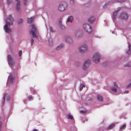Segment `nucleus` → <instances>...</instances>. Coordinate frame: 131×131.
<instances>
[{"instance_id": "nucleus-28", "label": "nucleus", "mask_w": 131, "mask_h": 131, "mask_svg": "<svg viewBox=\"0 0 131 131\" xmlns=\"http://www.w3.org/2000/svg\"><path fill=\"white\" fill-rule=\"evenodd\" d=\"M129 50L127 52V54H128V55H129V53H130V44L129 45H128Z\"/></svg>"}, {"instance_id": "nucleus-23", "label": "nucleus", "mask_w": 131, "mask_h": 131, "mask_svg": "<svg viewBox=\"0 0 131 131\" xmlns=\"http://www.w3.org/2000/svg\"><path fill=\"white\" fill-rule=\"evenodd\" d=\"M126 127V125L125 124H123L122 126H121L120 128V130H122L125 129Z\"/></svg>"}, {"instance_id": "nucleus-8", "label": "nucleus", "mask_w": 131, "mask_h": 131, "mask_svg": "<svg viewBox=\"0 0 131 131\" xmlns=\"http://www.w3.org/2000/svg\"><path fill=\"white\" fill-rule=\"evenodd\" d=\"M90 61L89 60H86L84 63L82 67L84 70H86L89 67Z\"/></svg>"}, {"instance_id": "nucleus-2", "label": "nucleus", "mask_w": 131, "mask_h": 131, "mask_svg": "<svg viewBox=\"0 0 131 131\" xmlns=\"http://www.w3.org/2000/svg\"><path fill=\"white\" fill-rule=\"evenodd\" d=\"M67 6V3L64 2L60 3L58 9L60 11H62L64 10Z\"/></svg>"}, {"instance_id": "nucleus-34", "label": "nucleus", "mask_w": 131, "mask_h": 131, "mask_svg": "<svg viewBox=\"0 0 131 131\" xmlns=\"http://www.w3.org/2000/svg\"><path fill=\"white\" fill-rule=\"evenodd\" d=\"M11 0H7V4L8 5H10V4L11 3Z\"/></svg>"}, {"instance_id": "nucleus-36", "label": "nucleus", "mask_w": 131, "mask_h": 131, "mask_svg": "<svg viewBox=\"0 0 131 131\" xmlns=\"http://www.w3.org/2000/svg\"><path fill=\"white\" fill-rule=\"evenodd\" d=\"M32 97H33L32 96H29L28 98L29 100L30 101H31Z\"/></svg>"}, {"instance_id": "nucleus-19", "label": "nucleus", "mask_w": 131, "mask_h": 131, "mask_svg": "<svg viewBox=\"0 0 131 131\" xmlns=\"http://www.w3.org/2000/svg\"><path fill=\"white\" fill-rule=\"evenodd\" d=\"M115 124L114 123L111 124L108 127L107 129H111L115 126Z\"/></svg>"}, {"instance_id": "nucleus-30", "label": "nucleus", "mask_w": 131, "mask_h": 131, "mask_svg": "<svg viewBox=\"0 0 131 131\" xmlns=\"http://www.w3.org/2000/svg\"><path fill=\"white\" fill-rule=\"evenodd\" d=\"M59 26L61 27L63 29L64 28V26H63L61 22H59Z\"/></svg>"}, {"instance_id": "nucleus-25", "label": "nucleus", "mask_w": 131, "mask_h": 131, "mask_svg": "<svg viewBox=\"0 0 131 131\" xmlns=\"http://www.w3.org/2000/svg\"><path fill=\"white\" fill-rule=\"evenodd\" d=\"M30 0H24V4L26 6L28 4V3L29 2Z\"/></svg>"}, {"instance_id": "nucleus-42", "label": "nucleus", "mask_w": 131, "mask_h": 131, "mask_svg": "<svg viewBox=\"0 0 131 131\" xmlns=\"http://www.w3.org/2000/svg\"><path fill=\"white\" fill-rule=\"evenodd\" d=\"M62 19L61 18H60L59 19V22H61Z\"/></svg>"}, {"instance_id": "nucleus-26", "label": "nucleus", "mask_w": 131, "mask_h": 131, "mask_svg": "<svg viewBox=\"0 0 131 131\" xmlns=\"http://www.w3.org/2000/svg\"><path fill=\"white\" fill-rule=\"evenodd\" d=\"M23 20L22 19L20 18L19 19L18 21V24H20L23 23Z\"/></svg>"}, {"instance_id": "nucleus-7", "label": "nucleus", "mask_w": 131, "mask_h": 131, "mask_svg": "<svg viewBox=\"0 0 131 131\" xmlns=\"http://www.w3.org/2000/svg\"><path fill=\"white\" fill-rule=\"evenodd\" d=\"M80 52L81 53H84L87 50V46L85 45H82L79 48Z\"/></svg>"}, {"instance_id": "nucleus-41", "label": "nucleus", "mask_w": 131, "mask_h": 131, "mask_svg": "<svg viewBox=\"0 0 131 131\" xmlns=\"http://www.w3.org/2000/svg\"><path fill=\"white\" fill-rule=\"evenodd\" d=\"M10 99V97L9 96H7L6 98L7 100H9Z\"/></svg>"}, {"instance_id": "nucleus-22", "label": "nucleus", "mask_w": 131, "mask_h": 131, "mask_svg": "<svg viewBox=\"0 0 131 131\" xmlns=\"http://www.w3.org/2000/svg\"><path fill=\"white\" fill-rule=\"evenodd\" d=\"M129 83L128 85L127 86V88H129L131 87V79H130L128 82Z\"/></svg>"}, {"instance_id": "nucleus-44", "label": "nucleus", "mask_w": 131, "mask_h": 131, "mask_svg": "<svg viewBox=\"0 0 131 131\" xmlns=\"http://www.w3.org/2000/svg\"><path fill=\"white\" fill-rule=\"evenodd\" d=\"M129 92L128 91H126L125 92L126 93H128Z\"/></svg>"}, {"instance_id": "nucleus-1", "label": "nucleus", "mask_w": 131, "mask_h": 131, "mask_svg": "<svg viewBox=\"0 0 131 131\" xmlns=\"http://www.w3.org/2000/svg\"><path fill=\"white\" fill-rule=\"evenodd\" d=\"M14 20V19L11 15H10L7 17L6 20V23L4 26V30L6 32L9 33L11 32V29L8 26L10 27L11 25H12Z\"/></svg>"}, {"instance_id": "nucleus-45", "label": "nucleus", "mask_w": 131, "mask_h": 131, "mask_svg": "<svg viewBox=\"0 0 131 131\" xmlns=\"http://www.w3.org/2000/svg\"><path fill=\"white\" fill-rule=\"evenodd\" d=\"M32 131H38L36 129H34Z\"/></svg>"}, {"instance_id": "nucleus-17", "label": "nucleus", "mask_w": 131, "mask_h": 131, "mask_svg": "<svg viewBox=\"0 0 131 131\" xmlns=\"http://www.w3.org/2000/svg\"><path fill=\"white\" fill-rule=\"evenodd\" d=\"M73 17L72 16H70L68 17L67 19V22H72L73 20Z\"/></svg>"}, {"instance_id": "nucleus-3", "label": "nucleus", "mask_w": 131, "mask_h": 131, "mask_svg": "<svg viewBox=\"0 0 131 131\" xmlns=\"http://www.w3.org/2000/svg\"><path fill=\"white\" fill-rule=\"evenodd\" d=\"M7 60L8 63L9 65L12 66H15V61L10 54H9L7 56Z\"/></svg>"}, {"instance_id": "nucleus-29", "label": "nucleus", "mask_w": 131, "mask_h": 131, "mask_svg": "<svg viewBox=\"0 0 131 131\" xmlns=\"http://www.w3.org/2000/svg\"><path fill=\"white\" fill-rule=\"evenodd\" d=\"M49 29L50 31L52 32H55L54 30L53 29L52 27V26L50 27Z\"/></svg>"}, {"instance_id": "nucleus-27", "label": "nucleus", "mask_w": 131, "mask_h": 131, "mask_svg": "<svg viewBox=\"0 0 131 131\" xmlns=\"http://www.w3.org/2000/svg\"><path fill=\"white\" fill-rule=\"evenodd\" d=\"M67 118L68 119H73V118L72 116L71 115H68Z\"/></svg>"}, {"instance_id": "nucleus-35", "label": "nucleus", "mask_w": 131, "mask_h": 131, "mask_svg": "<svg viewBox=\"0 0 131 131\" xmlns=\"http://www.w3.org/2000/svg\"><path fill=\"white\" fill-rule=\"evenodd\" d=\"M22 53V51H21V50H20V51H19V55L20 57L21 56Z\"/></svg>"}, {"instance_id": "nucleus-40", "label": "nucleus", "mask_w": 131, "mask_h": 131, "mask_svg": "<svg viewBox=\"0 0 131 131\" xmlns=\"http://www.w3.org/2000/svg\"><path fill=\"white\" fill-rule=\"evenodd\" d=\"M2 123L0 121V131H1V128H2Z\"/></svg>"}, {"instance_id": "nucleus-20", "label": "nucleus", "mask_w": 131, "mask_h": 131, "mask_svg": "<svg viewBox=\"0 0 131 131\" xmlns=\"http://www.w3.org/2000/svg\"><path fill=\"white\" fill-rule=\"evenodd\" d=\"M110 89L113 92H116L117 91V89L114 87H111Z\"/></svg>"}, {"instance_id": "nucleus-46", "label": "nucleus", "mask_w": 131, "mask_h": 131, "mask_svg": "<svg viewBox=\"0 0 131 131\" xmlns=\"http://www.w3.org/2000/svg\"><path fill=\"white\" fill-rule=\"evenodd\" d=\"M88 121V119H87L85 118V120H84L85 121Z\"/></svg>"}, {"instance_id": "nucleus-13", "label": "nucleus", "mask_w": 131, "mask_h": 131, "mask_svg": "<svg viewBox=\"0 0 131 131\" xmlns=\"http://www.w3.org/2000/svg\"><path fill=\"white\" fill-rule=\"evenodd\" d=\"M20 2L19 1H18L17 2L16 6V10L17 12H18L20 11Z\"/></svg>"}, {"instance_id": "nucleus-15", "label": "nucleus", "mask_w": 131, "mask_h": 131, "mask_svg": "<svg viewBox=\"0 0 131 131\" xmlns=\"http://www.w3.org/2000/svg\"><path fill=\"white\" fill-rule=\"evenodd\" d=\"M64 45L63 44L61 43L56 48L57 50H59L62 48L64 47Z\"/></svg>"}, {"instance_id": "nucleus-14", "label": "nucleus", "mask_w": 131, "mask_h": 131, "mask_svg": "<svg viewBox=\"0 0 131 131\" xmlns=\"http://www.w3.org/2000/svg\"><path fill=\"white\" fill-rule=\"evenodd\" d=\"M95 20V18L93 17H92L89 18L88 19V22L90 23H93Z\"/></svg>"}, {"instance_id": "nucleus-33", "label": "nucleus", "mask_w": 131, "mask_h": 131, "mask_svg": "<svg viewBox=\"0 0 131 131\" xmlns=\"http://www.w3.org/2000/svg\"><path fill=\"white\" fill-rule=\"evenodd\" d=\"M70 2L72 4H73L74 3V0H70Z\"/></svg>"}, {"instance_id": "nucleus-11", "label": "nucleus", "mask_w": 131, "mask_h": 131, "mask_svg": "<svg viewBox=\"0 0 131 131\" xmlns=\"http://www.w3.org/2000/svg\"><path fill=\"white\" fill-rule=\"evenodd\" d=\"M14 78L12 76L9 75L8 78L7 82L8 83H9L12 84L14 82Z\"/></svg>"}, {"instance_id": "nucleus-16", "label": "nucleus", "mask_w": 131, "mask_h": 131, "mask_svg": "<svg viewBox=\"0 0 131 131\" xmlns=\"http://www.w3.org/2000/svg\"><path fill=\"white\" fill-rule=\"evenodd\" d=\"M121 9V8H119V7L118 9V10L117 11L115 12L114 13L113 16L114 19H115L116 16L117 15V13L119 11V10H120Z\"/></svg>"}, {"instance_id": "nucleus-18", "label": "nucleus", "mask_w": 131, "mask_h": 131, "mask_svg": "<svg viewBox=\"0 0 131 131\" xmlns=\"http://www.w3.org/2000/svg\"><path fill=\"white\" fill-rule=\"evenodd\" d=\"M97 98L99 101H102L103 100L102 97L100 95H97Z\"/></svg>"}, {"instance_id": "nucleus-39", "label": "nucleus", "mask_w": 131, "mask_h": 131, "mask_svg": "<svg viewBox=\"0 0 131 131\" xmlns=\"http://www.w3.org/2000/svg\"><path fill=\"white\" fill-rule=\"evenodd\" d=\"M113 84H114V86H117L118 88V87L117 86V83H116V82H114L113 83Z\"/></svg>"}, {"instance_id": "nucleus-47", "label": "nucleus", "mask_w": 131, "mask_h": 131, "mask_svg": "<svg viewBox=\"0 0 131 131\" xmlns=\"http://www.w3.org/2000/svg\"><path fill=\"white\" fill-rule=\"evenodd\" d=\"M15 1H18V0H15Z\"/></svg>"}, {"instance_id": "nucleus-38", "label": "nucleus", "mask_w": 131, "mask_h": 131, "mask_svg": "<svg viewBox=\"0 0 131 131\" xmlns=\"http://www.w3.org/2000/svg\"><path fill=\"white\" fill-rule=\"evenodd\" d=\"M34 42V40H33L32 38L31 40V46H32L33 44V42Z\"/></svg>"}, {"instance_id": "nucleus-31", "label": "nucleus", "mask_w": 131, "mask_h": 131, "mask_svg": "<svg viewBox=\"0 0 131 131\" xmlns=\"http://www.w3.org/2000/svg\"><path fill=\"white\" fill-rule=\"evenodd\" d=\"M7 94H5L4 96L3 97V105H4V103L5 102V98Z\"/></svg>"}, {"instance_id": "nucleus-32", "label": "nucleus", "mask_w": 131, "mask_h": 131, "mask_svg": "<svg viewBox=\"0 0 131 131\" xmlns=\"http://www.w3.org/2000/svg\"><path fill=\"white\" fill-rule=\"evenodd\" d=\"M125 67H131V63H128L127 64H126L125 65Z\"/></svg>"}, {"instance_id": "nucleus-43", "label": "nucleus", "mask_w": 131, "mask_h": 131, "mask_svg": "<svg viewBox=\"0 0 131 131\" xmlns=\"http://www.w3.org/2000/svg\"><path fill=\"white\" fill-rule=\"evenodd\" d=\"M80 112L81 113H84V112L83 110H81L80 111Z\"/></svg>"}, {"instance_id": "nucleus-10", "label": "nucleus", "mask_w": 131, "mask_h": 131, "mask_svg": "<svg viewBox=\"0 0 131 131\" xmlns=\"http://www.w3.org/2000/svg\"><path fill=\"white\" fill-rule=\"evenodd\" d=\"M120 17L122 19L127 20L128 18V14L126 12H123L121 14Z\"/></svg>"}, {"instance_id": "nucleus-5", "label": "nucleus", "mask_w": 131, "mask_h": 131, "mask_svg": "<svg viewBox=\"0 0 131 131\" xmlns=\"http://www.w3.org/2000/svg\"><path fill=\"white\" fill-rule=\"evenodd\" d=\"M100 54L97 53H95L93 56L92 60L94 61L96 63H98L100 62Z\"/></svg>"}, {"instance_id": "nucleus-21", "label": "nucleus", "mask_w": 131, "mask_h": 131, "mask_svg": "<svg viewBox=\"0 0 131 131\" xmlns=\"http://www.w3.org/2000/svg\"><path fill=\"white\" fill-rule=\"evenodd\" d=\"M34 19V17H31L30 18H28V23H31L33 21Z\"/></svg>"}, {"instance_id": "nucleus-9", "label": "nucleus", "mask_w": 131, "mask_h": 131, "mask_svg": "<svg viewBox=\"0 0 131 131\" xmlns=\"http://www.w3.org/2000/svg\"><path fill=\"white\" fill-rule=\"evenodd\" d=\"M75 36L77 38H80L83 36V33L81 30H78L75 33Z\"/></svg>"}, {"instance_id": "nucleus-6", "label": "nucleus", "mask_w": 131, "mask_h": 131, "mask_svg": "<svg viewBox=\"0 0 131 131\" xmlns=\"http://www.w3.org/2000/svg\"><path fill=\"white\" fill-rule=\"evenodd\" d=\"M31 27V30H30L29 31L30 33L32 34L34 38H36L37 37V36L35 33V32L36 31V27L34 25H32Z\"/></svg>"}, {"instance_id": "nucleus-4", "label": "nucleus", "mask_w": 131, "mask_h": 131, "mask_svg": "<svg viewBox=\"0 0 131 131\" xmlns=\"http://www.w3.org/2000/svg\"><path fill=\"white\" fill-rule=\"evenodd\" d=\"M84 29L86 32L90 34L91 32V27L88 24H84L83 26Z\"/></svg>"}, {"instance_id": "nucleus-24", "label": "nucleus", "mask_w": 131, "mask_h": 131, "mask_svg": "<svg viewBox=\"0 0 131 131\" xmlns=\"http://www.w3.org/2000/svg\"><path fill=\"white\" fill-rule=\"evenodd\" d=\"M85 85L83 84H81L80 86V87L79 88V90L80 91H81L83 87H85Z\"/></svg>"}, {"instance_id": "nucleus-37", "label": "nucleus", "mask_w": 131, "mask_h": 131, "mask_svg": "<svg viewBox=\"0 0 131 131\" xmlns=\"http://www.w3.org/2000/svg\"><path fill=\"white\" fill-rule=\"evenodd\" d=\"M125 0H117V1L118 2H123L125 1Z\"/></svg>"}, {"instance_id": "nucleus-48", "label": "nucleus", "mask_w": 131, "mask_h": 131, "mask_svg": "<svg viewBox=\"0 0 131 131\" xmlns=\"http://www.w3.org/2000/svg\"><path fill=\"white\" fill-rule=\"evenodd\" d=\"M105 5H104V7H105Z\"/></svg>"}, {"instance_id": "nucleus-12", "label": "nucleus", "mask_w": 131, "mask_h": 131, "mask_svg": "<svg viewBox=\"0 0 131 131\" xmlns=\"http://www.w3.org/2000/svg\"><path fill=\"white\" fill-rule=\"evenodd\" d=\"M65 40L66 42L72 44L73 43V40L69 37H66L65 39Z\"/></svg>"}]
</instances>
